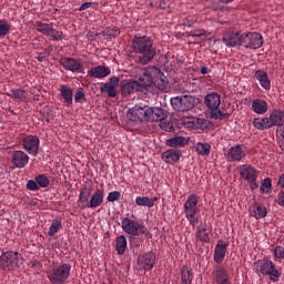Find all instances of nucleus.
Listing matches in <instances>:
<instances>
[{"instance_id": "f257e3e1", "label": "nucleus", "mask_w": 284, "mask_h": 284, "mask_svg": "<svg viewBox=\"0 0 284 284\" xmlns=\"http://www.w3.org/2000/svg\"><path fill=\"white\" fill-rule=\"evenodd\" d=\"M156 74H161V69L156 67L141 69L139 80L121 84L122 97H130V94H135V92H145L154 83Z\"/></svg>"}, {"instance_id": "f03ea898", "label": "nucleus", "mask_w": 284, "mask_h": 284, "mask_svg": "<svg viewBox=\"0 0 284 284\" xmlns=\"http://www.w3.org/2000/svg\"><path fill=\"white\" fill-rule=\"evenodd\" d=\"M132 50L138 54V63L148 65L156 57V48L152 38L148 36H134L132 41Z\"/></svg>"}, {"instance_id": "7ed1b4c3", "label": "nucleus", "mask_w": 284, "mask_h": 284, "mask_svg": "<svg viewBox=\"0 0 284 284\" xmlns=\"http://www.w3.org/2000/svg\"><path fill=\"white\" fill-rule=\"evenodd\" d=\"M121 227L129 236H150V231L143 222L139 223L130 217L121 219Z\"/></svg>"}, {"instance_id": "20e7f679", "label": "nucleus", "mask_w": 284, "mask_h": 284, "mask_svg": "<svg viewBox=\"0 0 284 284\" xmlns=\"http://www.w3.org/2000/svg\"><path fill=\"white\" fill-rule=\"evenodd\" d=\"M255 272L257 274H263V276H268L270 281L276 283L281 278V270L276 268V264L271 260H260L255 263Z\"/></svg>"}, {"instance_id": "39448f33", "label": "nucleus", "mask_w": 284, "mask_h": 284, "mask_svg": "<svg viewBox=\"0 0 284 284\" xmlns=\"http://www.w3.org/2000/svg\"><path fill=\"white\" fill-rule=\"evenodd\" d=\"M72 271V265L70 263H63L53 267L52 271L47 273L51 284H64L68 278H70V272Z\"/></svg>"}, {"instance_id": "423d86ee", "label": "nucleus", "mask_w": 284, "mask_h": 284, "mask_svg": "<svg viewBox=\"0 0 284 284\" xmlns=\"http://www.w3.org/2000/svg\"><path fill=\"white\" fill-rule=\"evenodd\" d=\"M240 176L246 181L251 192L258 190V171L250 164L240 166Z\"/></svg>"}, {"instance_id": "0eeeda50", "label": "nucleus", "mask_w": 284, "mask_h": 284, "mask_svg": "<svg viewBox=\"0 0 284 284\" xmlns=\"http://www.w3.org/2000/svg\"><path fill=\"white\" fill-rule=\"evenodd\" d=\"M171 105L176 112H190L196 105V98L192 95H179L171 98Z\"/></svg>"}, {"instance_id": "6e6552de", "label": "nucleus", "mask_w": 284, "mask_h": 284, "mask_svg": "<svg viewBox=\"0 0 284 284\" xmlns=\"http://www.w3.org/2000/svg\"><path fill=\"white\" fill-rule=\"evenodd\" d=\"M21 258H19V253L13 251H7L0 256V267L6 272H12L19 267L21 264Z\"/></svg>"}, {"instance_id": "1a4fd4ad", "label": "nucleus", "mask_w": 284, "mask_h": 284, "mask_svg": "<svg viewBox=\"0 0 284 284\" xmlns=\"http://www.w3.org/2000/svg\"><path fill=\"white\" fill-rule=\"evenodd\" d=\"M263 34L258 32H246L241 34V47L248 50H258L263 45Z\"/></svg>"}, {"instance_id": "9d476101", "label": "nucleus", "mask_w": 284, "mask_h": 284, "mask_svg": "<svg viewBox=\"0 0 284 284\" xmlns=\"http://www.w3.org/2000/svg\"><path fill=\"white\" fill-rule=\"evenodd\" d=\"M37 32L44 37H51L52 41H63V31H59L52 27V23L37 21L34 24Z\"/></svg>"}, {"instance_id": "9b49d317", "label": "nucleus", "mask_w": 284, "mask_h": 284, "mask_svg": "<svg viewBox=\"0 0 284 284\" xmlns=\"http://www.w3.org/2000/svg\"><path fill=\"white\" fill-rule=\"evenodd\" d=\"M149 108L150 106L135 105L128 110L126 118L129 121H133V123L139 121H148Z\"/></svg>"}, {"instance_id": "f8f14e48", "label": "nucleus", "mask_w": 284, "mask_h": 284, "mask_svg": "<svg viewBox=\"0 0 284 284\" xmlns=\"http://www.w3.org/2000/svg\"><path fill=\"white\" fill-rule=\"evenodd\" d=\"M156 263V254L154 252L150 251L142 255H139L138 257V267L139 270H145L150 272L154 267Z\"/></svg>"}, {"instance_id": "ddd939ff", "label": "nucleus", "mask_w": 284, "mask_h": 284, "mask_svg": "<svg viewBox=\"0 0 284 284\" xmlns=\"http://www.w3.org/2000/svg\"><path fill=\"white\" fill-rule=\"evenodd\" d=\"M39 136L37 135H27L22 139V146L28 152V154H31V156H37L39 154Z\"/></svg>"}, {"instance_id": "4468645a", "label": "nucleus", "mask_w": 284, "mask_h": 284, "mask_svg": "<svg viewBox=\"0 0 284 284\" xmlns=\"http://www.w3.org/2000/svg\"><path fill=\"white\" fill-rule=\"evenodd\" d=\"M60 65L64 68V70H68L69 72H77L78 74H83V64L81 61L74 59V58H62L60 60Z\"/></svg>"}, {"instance_id": "2eb2a0df", "label": "nucleus", "mask_w": 284, "mask_h": 284, "mask_svg": "<svg viewBox=\"0 0 284 284\" xmlns=\"http://www.w3.org/2000/svg\"><path fill=\"white\" fill-rule=\"evenodd\" d=\"M104 196L105 193L103 189H97L92 194L90 201L87 204L81 205V210H85V207L91 210H97V207H101V205L103 204Z\"/></svg>"}, {"instance_id": "dca6fc26", "label": "nucleus", "mask_w": 284, "mask_h": 284, "mask_svg": "<svg viewBox=\"0 0 284 284\" xmlns=\"http://www.w3.org/2000/svg\"><path fill=\"white\" fill-rule=\"evenodd\" d=\"M197 205H199V195L190 194L183 204L185 216H189L190 219H192L193 214H197L199 212V209H196Z\"/></svg>"}, {"instance_id": "f3484780", "label": "nucleus", "mask_w": 284, "mask_h": 284, "mask_svg": "<svg viewBox=\"0 0 284 284\" xmlns=\"http://www.w3.org/2000/svg\"><path fill=\"white\" fill-rule=\"evenodd\" d=\"M213 283L215 284H232V280H230V273L223 266H217L212 272Z\"/></svg>"}, {"instance_id": "a211bd4d", "label": "nucleus", "mask_w": 284, "mask_h": 284, "mask_svg": "<svg viewBox=\"0 0 284 284\" xmlns=\"http://www.w3.org/2000/svg\"><path fill=\"white\" fill-rule=\"evenodd\" d=\"M11 162L14 168L23 170L30 163V156L23 151H14L11 155Z\"/></svg>"}, {"instance_id": "6ab92c4d", "label": "nucleus", "mask_w": 284, "mask_h": 284, "mask_svg": "<svg viewBox=\"0 0 284 284\" xmlns=\"http://www.w3.org/2000/svg\"><path fill=\"white\" fill-rule=\"evenodd\" d=\"M181 156H183L181 150L169 149L162 153V161L169 165H176L181 161Z\"/></svg>"}, {"instance_id": "aec40b11", "label": "nucleus", "mask_w": 284, "mask_h": 284, "mask_svg": "<svg viewBox=\"0 0 284 284\" xmlns=\"http://www.w3.org/2000/svg\"><path fill=\"white\" fill-rule=\"evenodd\" d=\"M119 87V78L112 77L110 81L100 87V92H106L110 99L116 98V88Z\"/></svg>"}, {"instance_id": "412c9836", "label": "nucleus", "mask_w": 284, "mask_h": 284, "mask_svg": "<svg viewBox=\"0 0 284 284\" xmlns=\"http://www.w3.org/2000/svg\"><path fill=\"white\" fill-rule=\"evenodd\" d=\"M226 159L232 162L243 161V159H245V149L241 144H235L234 146L229 149Z\"/></svg>"}, {"instance_id": "4be33fe9", "label": "nucleus", "mask_w": 284, "mask_h": 284, "mask_svg": "<svg viewBox=\"0 0 284 284\" xmlns=\"http://www.w3.org/2000/svg\"><path fill=\"white\" fill-rule=\"evenodd\" d=\"M195 236L201 243H210L212 241V231L207 229V223H201L197 226Z\"/></svg>"}, {"instance_id": "5701e85b", "label": "nucleus", "mask_w": 284, "mask_h": 284, "mask_svg": "<svg viewBox=\"0 0 284 284\" xmlns=\"http://www.w3.org/2000/svg\"><path fill=\"white\" fill-rule=\"evenodd\" d=\"M204 104L209 110H219L221 106V94L216 92H210L204 98Z\"/></svg>"}, {"instance_id": "b1692460", "label": "nucleus", "mask_w": 284, "mask_h": 284, "mask_svg": "<svg viewBox=\"0 0 284 284\" xmlns=\"http://www.w3.org/2000/svg\"><path fill=\"white\" fill-rule=\"evenodd\" d=\"M165 119H168V111L161 108H149L148 121L161 123Z\"/></svg>"}, {"instance_id": "393cba45", "label": "nucleus", "mask_w": 284, "mask_h": 284, "mask_svg": "<svg viewBox=\"0 0 284 284\" xmlns=\"http://www.w3.org/2000/svg\"><path fill=\"white\" fill-rule=\"evenodd\" d=\"M229 245L230 243L223 244V241L217 242L214 248V254H213V258L215 263H219V264L223 263V261L225 260V254H227Z\"/></svg>"}, {"instance_id": "a878e982", "label": "nucleus", "mask_w": 284, "mask_h": 284, "mask_svg": "<svg viewBox=\"0 0 284 284\" xmlns=\"http://www.w3.org/2000/svg\"><path fill=\"white\" fill-rule=\"evenodd\" d=\"M224 45L227 48H236V45H241V33L240 32H230L224 34L222 38Z\"/></svg>"}, {"instance_id": "bb28decb", "label": "nucleus", "mask_w": 284, "mask_h": 284, "mask_svg": "<svg viewBox=\"0 0 284 284\" xmlns=\"http://www.w3.org/2000/svg\"><path fill=\"white\" fill-rule=\"evenodd\" d=\"M6 95L13 99L16 103H28V91L23 89H12L10 92H7Z\"/></svg>"}, {"instance_id": "cd10ccee", "label": "nucleus", "mask_w": 284, "mask_h": 284, "mask_svg": "<svg viewBox=\"0 0 284 284\" xmlns=\"http://www.w3.org/2000/svg\"><path fill=\"white\" fill-rule=\"evenodd\" d=\"M251 109L255 114L263 115V114H267L268 105L265 100L256 98L252 100Z\"/></svg>"}, {"instance_id": "c85d7f7f", "label": "nucleus", "mask_w": 284, "mask_h": 284, "mask_svg": "<svg viewBox=\"0 0 284 284\" xmlns=\"http://www.w3.org/2000/svg\"><path fill=\"white\" fill-rule=\"evenodd\" d=\"M268 121L271 122L272 128H283L284 126V111L274 110L270 116Z\"/></svg>"}, {"instance_id": "c756f323", "label": "nucleus", "mask_w": 284, "mask_h": 284, "mask_svg": "<svg viewBox=\"0 0 284 284\" xmlns=\"http://www.w3.org/2000/svg\"><path fill=\"white\" fill-rule=\"evenodd\" d=\"M255 79L256 81H258L263 90H272V81L270 80L267 72H265L264 70L255 71Z\"/></svg>"}, {"instance_id": "7c9ffc66", "label": "nucleus", "mask_w": 284, "mask_h": 284, "mask_svg": "<svg viewBox=\"0 0 284 284\" xmlns=\"http://www.w3.org/2000/svg\"><path fill=\"white\" fill-rule=\"evenodd\" d=\"M110 68L103 67V65H98L93 67L90 70V77L93 79H105V77L110 75Z\"/></svg>"}, {"instance_id": "2f4dec72", "label": "nucleus", "mask_w": 284, "mask_h": 284, "mask_svg": "<svg viewBox=\"0 0 284 284\" xmlns=\"http://www.w3.org/2000/svg\"><path fill=\"white\" fill-rule=\"evenodd\" d=\"M60 94L63 99L64 105H67V108H70V105H72V97H73L72 88H70L69 85L62 84L60 87Z\"/></svg>"}, {"instance_id": "473e14b6", "label": "nucleus", "mask_w": 284, "mask_h": 284, "mask_svg": "<svg viewBox=\"0 0 284 284\" xmlns=\"http://www.w3.org/2000/svg\"><path fill=\"white\" fill-rule=\"evenodd\" d=\"M165 143L169 148H185V145H187V139H185V136L178 135L168 139Z\"/></svg>"}, {"instance_id": "72a5a7b5", "label": "nucleus", "mask_w": 284, "mask_h": 284, "mask_svg": "<svg viewBox=\"0 0 284 284\" xmlns=\"http://www.w3.org/2000/svg\"><path fill=\"white\" fill-rule=\"evenodd\" d=\"M253 126L255 130H270L272 129V123L270 122V118H255L253 120Z\"/></svg>"}, {"instance_id": "f704fd0d", "label": "nucleus", "mask_w": 284, "mask_h": 284, "mask_svg": "<svg viewBox=\"0 0 284 284\" xmlns=\"http://www.w3.org/2000/svg\"><path fill=\"white\" fill-rule=\"evenodd\" d=\"M126 250H128V240L124 237V235H119L115 239V251L120 256H123Z\"/></svg>"}, {"instance_id": "c9c22d12", "label": "nucleus", "mask_w": 284, "mask_h": 284, "mask_svg": "<svg viewBox=\"0 0 284 284\" xmlns=\"http://www.w3.org/2000/svg\"><path fill=\"white\" fill-rule=\"evenodd\" d=\"M193 280L194 273L192 272V268L183 266L181 270V284H192Z\"/></svg>"}, {"instance_id": "e433bc0d", "label": "nucleus", "mask_w": 284, "mask_h": 284, "mask_svg": "<svg viewBox=\"0 0 284 284\" xmlns=\"http://www.w3.org/2000/svg\"><path fill=\"white\" fill-rule=\"evenodd\" d=\"M101 34L104 39H112L114 37H119V34H121V29H119V27H106L101 32Z\"/></svg>"}, {"instance_id": "4c0bfd02", "label": "nucleus", "mask_w": 284, "mask_h": 284, "mask_svg": "<svg viewBox=\"0 0 284 284\" xmlns=\"http://www.w3.org/2000/svg\"><path fill=\"white\" fill-rule=\"evenodd\" d=\"M153 83L158 87L159 90L163 91L168 89V79L163 78V72L161 71L153 78Z\"/></svg>"}, {"instance_id": "58836bf2", "label": "nucleus", "mask_w": 284, "mask_h": 284, "mask_svg": "<svg viewBox=\"0 0 284 284\" xmlns=\"http://www.w3.org/2000/svg\"><path fill=\"white\" fill-rule=\"evenodd\" d=\"M252 216H254L256 220L265 219L267 216V209L261 204H257L253 209Z\"/></svg>"}, {"instance_id": "ea45409f", "label": "nucleus", "mask_w": 284, "mask_h": 284, "mask_svg": "<svg viewBox=\"0 0 284 284\" xmlns=\"http://www.w3.org/2000/svg\"><path fill=\"white\" fill-rule=\"evenodd\" d=\"M135 204L141 207H154V200L148 196H138L135 199Z\"/></svg>"}, {"instance_id": "a19ab883", "label": "nucleus", "mask_w": 284, "mask_h": 284, "mask_svg": "<svg viewBox=\"0 0 284 284\" xmlns=\"http://www.w3.org/2000/svg\"><path fill=\"white\" fill-rule=\"evenodd\" d=\"M195 150L197 154H201V156H210V151L212 150V146L207 143L199 142L195 146Z\"/></svg>"}, {"instance_id": "79ce46f5", "label": "nucleus", "mask_w": 284, "mask_h": 284, "mask_svg": "<svg viewBox=\"0 0 284 284\" xmlns=\"http://www.w3.org/2000/svg\"><path fill=\"white\" fill-rule=\"evenodd\" d=\"M61 227H63L61 225V219H54L52 220V223L49 227L48 234L49 236H54V234H57V232H59V230H61Z\"/></svg>"}, {"instance_id": "37998d69", "label": "nucleus", "mask_w": 284, "mask_h": 284, "mask_svg": "<svg viewBox=\"0 0 284 284\" xmlns=\"http://www.w3.org/2000/svg\"><path fill=\"white\" fill-rule=\"evenodd\" d=\"M210 116H211V119L223 121V119H229L230 118V113H223L219 109H211Z\"/></svg>"}, {"instance_id": "c03bdc74", "label": "nucleus", "mask_w": 284, "mask_h": 284, "mask_svg": "<svg viewBox=\"0 0 284 284\" xmlns=\"http://www.w3.org/2000/svg\"><path fill=\"white\" fill-rule=\"evenodd\" d=\"M10 34V23L4 19H0V39Z\"/></svg>"}, {"instance_id": "a18cd8bd", "label": "nucleus", "mask_w": 284, "mask_h": 284, "mask_svg": "<svg viewBox=\"0 0 284 284\" xmlns=\"http://www.w3.org/2000/svg\"><path fill=\"white\" fill-rule=\"evenodd\" d=\"M272 190V179L265 178L264 181H262L260 192L261 194H267Z\"/></svg>"}, {"instance_id": "49530a36", "label": "nucleus", "mask_w": 284, "mask_h": 284, "mask_svg": "<svg viewBox=\"0 0 284 284\" xmlns=\"http://www.w3.org/2000/svg\"><path fill=\"white\" fill-rule=\"evenodd\" d=\"M36 181L40 189L48 187V185H50V179L48 176H45V174L36 176Z\"/></svg>"}, {"instance_id": "de8ad7c7", "label": "nucleus", "mask_w": 284, "mask_h": 284, "mask_svg": "<svg viewBox=\"0 0 284 284\" xmlns=\"http://www.w3.org/2000/svg\"><path fill=\"white\" fill-rule=\"evenodd\" d=\"M276 135H277V143L281 150L284 151V124L283 126L277 128Z\"/></svg>"}, {"instance_id": "09e8293b", "label": "nucleus", "mask_w": 284, "mask_h": 284, "mask_svg": "<svg viewBox=\"0 0 284 284\" xmlns=\"http://www.w3.org/2000/svg\"><path fill=\"white\" fill-rule=\"evenodd\" d=\"M160 128L164 130V132H174V124L165 119L160 122Z\"/></svg>"}, {"instance_id": "8fccbe9b", "label": "nucleus", "mask_w": 284, "mask_h": 284, "mask_svg": "<svg viewBox=\"0 0 284 284\" xmlns=\"http://www.w3.org/2000/svg\"><path fill=\"white\" fill-rule=\"evenodd\" d=\"M185 123H186L187 128H193V129L197 130V128H201L203 120L193 118Z\"/></svg>"}, {"instance_id": "3c124183", "label": "nucleus", "mask_w": 284, "mask_h": 284, "mask_svg": "<svg viewBox=\"0 0 284 284\" xmlns=\"http://www.w3.org/2000/svg\"><path fill=\"white\" fill-rule=\"evenodd\" d=\"M121 199V192L119 191H112L109 193L106 200L109 203H114V201H119Z\"/></svg>"}, {"instance_id": "603ef678", "label": "nucleus", "mask_w": 284, "mask_h": 284, "mask_svg": "<svg viewBox=\"0 0 284 284\" xmlns=\"http://www.w3.org/2000/svg\"><path fill=\"white\" fill-rule=\"evenodd\" d=\"M273 254H274L275 258H280V260L284 261V247L283 246H275L273 248Z\"/></svg>"}, {"instance_id": "864d4df0", "label": "nucleus", "mask_w": 284, "mask_h": 284, "mask_svg": "<svg viewBox=\"0 0 284 284\" xmlns=\"http://www.w3.org/2000/svg\"><path fill=\"white\" fill-rule=\"evenodd\" d=\"M27 190H30L31 192H37V190H41V189L37 180H29L27 182Z\"/></svg>"}, {"instance_id": "5fc2aeb1", "label": "nucleus", "mask_w": 284, "mask_h": 284, "mask_svg": "<svg viewBox=\"0 0 284 284\" xmlns=\"http://www.w3.org/2000/svg\"><path fill=\"white\" fill-rule=\"evenodd\" d=\"M78 203H90V192L85 194L84 191H81L79 194Z\"/></svg>"}, {"instance_id": "6e6d98bb", "label": "nucleus", "mask_w": 284, "mask_h": 284, "mask_svg": "<svg viewBox=\"0 0 284 284\" xmlns=\"http://www.w3.org/2000/svg\"><path fill=\"white\" fill-rule=\"evenodd\" d=\"M102 34L97 31H89L87 33L88 41H97Z\"/></svg>"}, {"instance_id": "4d7b16f0", "label": "nucleus", "mask_w": 284, "mask_h": 284, "mask_svg": "<svg viewBox=\"0 0 284 284\" xmlns=\"http://www.w3.org/2000/svg\"><path fill=\"white\" fill-rule=\"evenodd\" d=\"M81 99H85V93H83V89H79L74 94L75 103H81Z\"/></svg>"}, {"instance_id": "13d9d810", "label": "nucleus", "mask_w": 284, "mask_h": 284, "mask_svg": "<svg viewBox=\"0 0 284 284\" xmlns=\"http://www.w3.org/2000/svg\"><path fill=\"white\" fill-rule=\"evenodd\" d=\"M187 219L190 225L194 227L199 223V217H196V214H193L192 217L185 216Z\"/></svg>"}, {"instance_id": "bf43d9fd", "label": "nucleus", "mask_w": 284, "mask_h": 284, "mask_svg": "<svg viewBox=\"0 0 284 284\" xmlns=\"http://www.w3.org/2000/svg\"><path fill=\"white\" fill-rule=\"evenodd\" d=\"M277 203L278 205H281L282 207H284V192H280L278 195H277Z\"/></svg>"}, {"instance_id": "052dcab7", "label": "nucleus", "mask_w": 284, "mask_h": 284, "mask_svg": "<svg viewBox=\"0 0 284 284\" xmlns=\"http://www.w3.org/2000/svg\"><path fill=\"white\" fill-rule=\"evenodd\" d=\"M131 245H133V247H140L141 246V239L132 237L131 239Z\"/></svg>"}, {"instance_id": "680f3d73", "label": "nucleus", "mask_w": 284, "mask_h": 284, "mask_svg": "<svg viewBox=\"0 0 284 284\" xmlns=\"http://www.w3.org/2000/svg\"><path fill=\"white\" fill-rule=\"evenodd\" d=\"M88 8H92V2H84L80 6L79 11L83 12V10H88Z\"/></svg>"}, {"instance_id": "e2e57ef3", "label": "nucleus", "mask_w": 284, "mask_h": 284, "mask_svg": "<svg viewBox=\"0 0 284 284\" xmlns=\"http://www.w3.org/2000/svg\"><path fill=\"white\" fill-rule=\"evenodd\" d=\"M205 34V31L200 30V31H194L191 37H203Z\"/></svg>"}, {"instance_id": "0e129e2a", "label": "nucleus", "mask_w": 284, "mask_h": 284, "mask_svg": "<svg viewBox=\"0 0 284 284\" xmlns=\"http://www.w3.org/2000/svg\"><path fill=\"white\" fill-rule=\"evenodd\" d=\"M210 72V70L207 69V67L202 65L201 67V74H207Z\"/></svg>"}, {"instance_id": "69168bd1", "label": "nucleus", "mask_w": 284, "mask_h": 284, "mask_svg": "<svg viewBox=\"0 0 284 284\" xmlns=\"http://www.w3.org/2000/svg\"><path fill=\"white\" fill-rule=\"evenodd\" d=\"M278 185H281V187H284V174H282V175L278 178Z\"/></svg>"}, {"instance_id": "338daca9", "label": "nucleus", "mask_w": 284, "mask_h": 284, "mask_svg": "<svg viewBox=\"0 0 284 284\" xmlns=\"http://www.w3.org/2000/svg\"><path fill=\"white\" fill-rule=\"evenodd\" d=\"M37 60L40 61V63H42V61H45V55L40 53L39 57H37Z\"/></svg>"}, {"instance_id": "774afa93", "label": "nucleus", "mask_w": 284, "mask_h": 284, "mask_svg": "<svg viewBox=\"0 0 284 284\" xmlns=\"http://www.w3.org/2000/svg\"><path fill=\"white\" fill-rule=\"evenodd\" d=\"M221 3H232L234 0H219Z\"/></svg>"}]
</instances>
